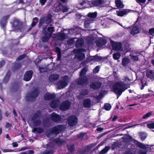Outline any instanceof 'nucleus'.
<instances>
[{
    "mask_svg": "<svg viewBox=\"0 0 154 154\" xmlns=\"http://www.w3.org/2000/svg\"><path fill=\"white\" fill-rule=\"evenodd\" d=\"M9 16V15H7L4 16L2 18L0 21V24L1 27L3 28L5 27L6 23L7 22V20Z\"/></svg>",
    "mask_w": 154,
    "mask_h": 154,
    "instance_id": "16",
    "label": "nucleus"
},
{
    "mask_svg": "<svg viewBox=\"0 0 154 154\" xmlns=\"http://www.w3.org/2000/svg\"><path fill=\"white\" fill-rule=\"evenodd\" d=\"M112 49L115 50H119L122 47L121 44L115 42L112 43Z\"/></svg>",
    "mask_w": 154,
    "mask_h": 154,
    "instance_id": "22",
    "label": "nucleus"
},
{
    "mask_svg": "<svg viewBox=\"0 0 154 154\" xmlns=\"http://www.w3.org/2000/svg\"><path fill=\"white\" fill-rule=\"evenodd\" d=\"M102 85L100 82H94L92 83L90 85V87L94 89H98L100 88Z\"/></svg>",
    "mask_w": 154,
    "mask_h": 154,
    "instance_id": "25",
    "label": "nucleus"
},
{
    "mask_svg": "<svg viewBox=\"0 0 154 154\" xmlns=\"http://www.w3.org/2000/svg\"><path fill=\"white\" fill-rule=\"evenodd\" d=\"M130 62L129 59L127 58H124L122 61V65L124 66H126Z\"/></svg>",
    "mask_w": 154,
    "mask_h": 154,
    "instance_id": "37",
    "label": "nucleus"
},
{
    "mask_svg": "<svg viewBox=\"0 0 154 154\" xmlns=\"http://www.w3.org/2000/svg\"><path fill=\"white\" fill-rule=\"evenodd\" d=\"M83 43V41L82 39H79L76 42L75 46L77 47L81 46L82 45Z\"/></svg>",
    "mask_w": 154,
    "mask_h": 154,
    "instance_id": "41",
    "label": "nucleus"
},
{
    "mask_svg": "<svg viewBox=\"0 0 154 154\" xmlns=\"http://www.w3.org/2000/svg\"><path fill=\"white\" fill-rule=\"evenodd\" d=\"M88 70V68L87 67H85L81 71L80 73V78L78 81V83L79 85H82L87 82L88 80L87 76L85 75Z\"/></svg>",
    "mask_w": 154,
    "mask_h": 154,
    "instance_id": "5",
    "label": "nucleus"
},
{
    "mask_svg": "<svg viewBox=\"0 0 154 154\" xmlns=\"http://www.w3.org/2000/svg\"><path fill=\"white\" fill-rule=\"evenodd\" d=\"M74 52L77 53L75 55V58L78 60L82 61L85 58V55L81 52L80 50H75Z\"/></svg>",
    "mask_w": 154,
    "mask_h": 154,
    "instance_id": "11",
    "label": "nucleus"
},
{
    "mask_svg": "<svg viewBox=\"0 0 154 154\" xmlns=\"http://www.w3.org/2000/svg\"><path fill=\"white\" fill-rule=\"evenodd\" d=\"M100 67L98 66H97L93 70L94 73H95L97 72L99 70Z\"/></svg>",
    "mask_w": 154,
    "mask_h": 154,
    "instance_id": "53",
    "label": "nucleus"
},
{
    "mask_svg": "<svg viewBox=\"0 0 154 154\" xmlns=\"http://www.w3.org/2000/svg\"><path fill=\"white\" fill-rule=\"evenodd\" d=\"M57 106V101L56 100H52L50 103V106L51 108H55Z\"/></svg>",
    "mask_w": 154,
    "mask_h": 154,
    "instance_id": "34",
    "label": "nucleus"
},
{
    "mask_svg": "<svg viewBox=\"0 0 154 154\" xmlns=\"http://www.w3.org/2000/svg\"><path fill=\"white\" fill-rule=\"evenodd\" d=\"M21 66V65L20 63H15L13 67V69L14 71L16 70L20 69Z\"/></svg>",
    "mask_w": 154,
    "mask_h": 154,
    "instance_id": "38",
    "label": "nucleus"
},
{
    "mask_svg": "<svg viewBox=\"0 0 154 154\" xmlns=\"http://www.w3.org/2000/svg\"><path fill=\"white\" fill-rule=\"evenodd\" d=\"M78 121L77 118L74 116H71L68 119V123L70 126H73L76 125Z\"/></svg>",
    "mask_w": 154,
    "mask_h": 154,
    "instance_id": "10",
    "label": "nucleus"
},
{
    "mask_svg": "<svg viewBox=\"0 0 154 154\" xmlns=\"http://www.w3.org/2000/svg\"><path fill=\"white\" fill-rule=\"evenodd\" d=\"M149 96V94H143L140 97H139L138 98H146Z\"/></svg>",
    "mask_w": 154,
    "mask_h": 154,
    "instance_id": "52",
    "label": "nucleus"
},
{
    "mask_svg": "<svg viewBox=\"0 0 154 154\" xmlns=\"http://www.w3.org/2000/svg\"><path fill=\"white\" fill-rule=\"evenodd\" d=\"M126 86L125 84L121 82H116L113 84L112 87L113 91L118 96L117 98H118L122 92L128 88Z\"/></svg>",
    "mask_w": 154,
    "mask_h": 154,
    "instance_id": "2",
    "label": "nucleus"
},
{
    "mask_svg": "<svg viewBox=\"0 0 154 154\" xmlns=\"http://www.w3.org/2000/svg\"><path fill=\"white\" fill-rule=\"evenodd\" d=\"M71 152L74 149V147L73 145H71L69 148Z\"/></svg>",
    "mask_w": 154,
    "mask_h": 154,
    "instance_id": "63",
    "label": "nucleus"
},
{
    "mask_svg": "<svg viewBox=\"0 0 154 154\" xmlns=\"http://www.w3.org/2000/svg\"><path fill=\"white\" fill-rule=\"evenodd\" d=\"M12 145L14 147H17L18 146V144L16 142L13 143Z\"/></svg>",
    "mask_w": 154,
    "mask_h": 154,
    "instance_id": "64",
    "label": "nucleus"
},
{
    "mask_svg": "<svg viewBox=\"0 0 154 154\" xmlns=\"http://www.w3.org/2000/svg\"><path fill=\"white\" fill-rule=\"evenodd\" d=\"M134 142L138 147L144 150H139L138 154H146V150L149 148L148 145L145 144L135 140H134Z\"/></svg>",
    "mask_w": 154,
    "mask_h": 154,
    "instance_id": "9",
    "label": "nucleus"
},
{
    "mask_svg": "<svg viewBox=\"0 0 154 154\" xmlns=\"http://www.w3.org/2000/svg\"><path fill=\"white\" fill-rule=\"evenodd\" d=\"M60 109L63 111L67 110V100H66L62 102L60 106Z\"/></svg>",
    "mask_w": 154,
    "mask_h": 154,
    "instance_id": "24",
    "label": "nucleus"
},
{
    "mask_svg": "<svg viewBox=\"0 0 154 154\" xmlns=\"http://www.w3.org/2000/svg\"><path fill=\"white\" fill-rule=\"evenodd\" d=\"M125 82H129L130 80V79L128 78V77L126 76L124 77V78L123 79Z\"/></svg>",
    "mask_w": 154,
    "mask_h": 154,
    "instance_id": "61",
    "label": "nucleus"
},
{
    "mask_svg": "<svg viewBox=\"0 0 154 154\" xmlns=\"http://www.w3.org/2000/svg\"><path fill=\"white\" fill-rule=\"evenodd\" d=\"M55 38L57 40L62 41L66 38V35L63 32L61 31L56 34Z\"/></svg>",
    "mask_w": 154,
    "mask_h": 154,
    "instance_id": "15",
    "label": "nucleus"
},
{
    "mask_svg": "<svg viewBox=\"0 0 154 154\" xmlns=\"http://www.w3.org/2000/svg\"><path fill=\"white\" fill-rule=\"evenodd\" d=\"M131 34L133 35H136L140 32L139 28L137 26H134L131 28Z\"/></svg>",
    "mask_w": 154,
    "mask_h": 154,
    "instance_id": "21",
    "label": "nucleus"
},
{
    "mask_svg": "<svg viewBox=\"0 0 154 154\" xmlns=\"http://www.w3.org/2000/svg\"><path fill=\"white\" fill-rule=\"evenodd\" d=\"M148 128L150 129H154V122H152L150 123L147 124L146 125Z\"/></svg>",
    "mask_w": 154,
    "mask_h": 154,
    "instance_id": "48",
    "label": "nucleus"
},
{
    "mask_svg": "<svg viewBox=\"0 0 154 154\" xmlns=\"http://www.w3.org/2000/svg\"><path fill=\"white\" fill-rule=\"evenodd\" d=\"M88 70V68L87 67H85L81 71L80 73V78L78 81V83L79 85H82L87 82L88 80L87 76L85 75Z\"/></svg>",
    "mask_w": 154,
    "mask_h": 154,
    "instance_id": "6",
    "label": "nucleus"
},
{
    "mask_svg": "<svg viewBox=\"0 0 154 154\" xmlns=\"http://www.w3.org/2000/svg\"><path fill=\"white\" fill-rule=\"evenodd\" d=\"M88 92L87 90H84L81 93V95L82 96H85L87 95Z\"/></svg>",
    "mask_w": 154,
    "mask_h": 154,
    "instance_id": "54",
    "label": "nucleus"
},
{
    "mask_svg": "<svg viewBox=\"0 0 154 154\" xmlns=\"http://www.w3.org/2000/svg\"><path fill=\"white\" fill-rule=\"evenodd\" d=\"M106 0H93L92 3L95 6L102 7Z\"/></svg>",
    "mask_w": 154,
    "mask_h": 154,
    "instance_id": "14",
    "label": "nucleus"
},
{
    "mask_svg": "<svg viewBox=\"0 0 154 154\" xmlns=\"http://www.w3.org/2000/svg\"><path fill=\"white\" fill-rule=\"evenodd\" d=\"M51 119L53 121L57 122L60 121L61 118L59 114L53 112L51 115Z\"/></svg>",
    "mask_w": 154,
    "mask_h": 154,
    "instance_id": "13",
    "label": "nucleus"
},
{
    "mask_svg": "<svg viewBox=\"0 0 154 154\" xmlns=\"http://www.w3.org/2000/svg\"><path fill=\"white\" fill-rule=\"evenodd\" d=\"M63 129V126L62 125H56L50 130L48 135H50L51 134L57 135L61 132Z\"/></svg>",
    "mask_w": 154,
    "mask_h": 154,
    "instance_id": "7",
    "label": "nucleus"
},
{
    "mask_svg": "<svg viewBox=\"0 0 154 154\" xmlns=\"http://www.w3.org/2000/svg\"><path fill=\"white\" fill-rule=\"evenodd\" d=\"M32 131L33 132H36L37 133L40 134L43 133L44 131V129L41 127H38V128H34L33 130Z\"/></svg>",
    "mask_w": 154,
    "mask_h": 154,
    "instance_id": "35",
    "label": "nucleus"
},
{
    "mask_svg": "<svg viewBox=\"0 0 154 154\" xmlns=\"http://www.w3.org/2000/svg\"><path fill=\"white\" fill-rule=\"evenodd\" d=\"M33 21L31 23V27H32L29 29V30H30L32 29V27H34L38 23V17H35L33 19Z\"/></svg>",
    "mask_w": 154,
    "mask_h": 154,
    "instance_id": "36",
    "label": "nucleus"
},
{
    "mask_svg": "<svg viewBox=\"0 0 154 154\" xmlns=\"http://www.w3.org/2000/svg\"><path fill=\"white\" fill-rule=\"evenodd\" d=\"M50 119L48 118H46L42 119V125L44 127L47 126L49 124Z\"/></svg>",
    "mask_w": 154,
    "mask_h": 154,
    "instance_id": "32",
    "label": "nucleus"
},
{
    "mask_svg": "<svg viewBox=\"0 0 154 154\" xmlns=\"http://www.w3.org/2000/svg\"><path fill=\"white\" fill-rule=\"evenodd\" d=\"M84 107L88 108L90 107L91 105V101L89 99H87L84 100L83 102Z\"/></svg>",
    "mask_w": 154,
    "mask_h": 154,
    "instance_id": "30",
    "label": "nucleus"
},
{
    "mask_svg": "<svg viewBox=\"0 0 154 154\" xmlns=\"http://www.w3.org/2000/svg\"><path fill=\"white\" fill-rule=\"evenodd\" d=\"M26 56L25 54H23L20 56L17 59V60L18 61L21 60L23 59Z\"/></svg>",
    "mask_w": 154,
    "mask_h": 154,
    "instance_id": "51",
    "label": "nucleus"
},
{
    "mask_svg": "<svg viewBox=\"0 0 154 154\" xmlns=\"http://www.w3.org/2000/svg\"><path fill=\"white\" fill-rule=\"evenodd\" d=\"M140 139L142 140H144L147 136V134L146 133L142 132L140 134Z\"/></svg>",
    "mask_w": 154,
    "mask_h": 154,
    "instance_id": "45",
    "label": "nucleus"
},
{
    "mask_svg": "<svg viewBox=\"0 0 154 154\" xmlns=\"http://www.w3.org/2000/svg\"><path fill=\"white\" fill-rule=\"evenodd\" d=\"M12 26L14 31L21 30L23 27V23L19 20L15 19L13 21Z\"/></svg>",
    "mask_w": 154,
    "mask_h": 154,
    "instance_id": "8",
    "label": "nucleus"
},
{
    "mask_svg": "<svg viewBox=\"0 0 154 154\" xmlns=\"http://www.w3.org/2000/svg\"><path fill=\"white\" fill-rule=\"evenodd\" d=\"M130 11V10L128 9H123L122 10H118L116 11V13L117 16L122 17L124 15L127 14Z\"/></svg>",
    "mask_w": 154,
    "mask_h": 154,
    "instance_id": "18",
    "label": "nucleus"
},
{
    "mask_svg": "<svg viewBox=\"0 0 154 154\" xmlns=\"http://www.w3.org/2000/svg\"><path fill=\"white\" fill-rule=\"evenodd\" d=\"M59 77V75L58 74H52L50 76L49 79L51 81H54L58 80Z\"/></svg>",
    "mask_w": 154,
    "mask_h": 154,
    "instance_id": "31",
    "label": "nucleus"
},
{
    "mask_svg": "<svg viewBox=\"0 0 154 154\" xmlns=\"http://www.w3.org/2000/svg\"><path fill=\"white\" fill-rule=\"evenodd\" d=\"M33 121V125L34 126H40L42 124V122L40 120H35Z\"/></svg>",
    "mask_w": 154,
    "mask_h": 154,
    "instance_id": "39",
    "label": "nucleus"
},
{
    "mask_svg": "<svg viewBox=\"0 0 154 154\" xmlns=\"http://www.w3.org/2000/svg\"><path fill=\"white\" fill-rule=\"evenodd\" d=\"M39 70L41 73L45 72V68L40 66L38 67Z\"/></svg>",
    "mask_w": 154,
    "mask_h": 154,
    "instance_id": "56",
    "label": "nucleus"
},
{
    "mask_svg": "<svg viewBox=\"0 0 154 154\" xmlns=\"http://www.w3.org/2000/svg\"><path fill=\"white\" fill-rule=\"evenodd\" d=\"M42 115L40 111H38L34 113L31 118V119L32 121H34L36 120L37 119L39 118Z\"/></svg>",
    "mask_w": 154,
    "mask_h": 154,
    "instance_id": "26",
    "label": "nucleus"
},
{
    "mask_svg": "<svg viewBox=\"0 0 154 154\" xmlns=\"http://www.w3.org/2000/svg\"><path fill=\"white\" fill-rule=\"evenodd\" d=\"M11 75V72L10 70H8L3 80V82L4 83H7L9 81Z\"/></svg>",
    "mask_w": 154,
    "mask_h": 154,
    "instance_id": "29",
    "label": "nucleus"
},
{
    "mask_svg": "<svg viewBox=\"0 0 154 154\" xmlns=\"http://www.w3.org/2000/svg\"><path fill=\"white\" fill-rule=\"evenodd\" d=\"M152 114V111L149 112H148L145 114L144 116H143L142 118L143 119H146L150 116H151Z\"/></svg>",
    "mask_w": 154,
    "mask_h": 154,
    "instance_id": "44",
    "label": "nucleus"
},
{
    "mask_svg": "<svg viewBox=\"0 0 154 154\" xmlns=\"http://www.w3.org/2000/svg\"><path fill=\"white\" fill-rule=\"evenodd\" d=\"M12 124H11L7 122L6 124L5 127L7 128H10Z\"/></svg>",
    "mask_w": 154,
    "mask_h": 154,
    "instance_id": "62",
    "label": "nucleus"
},
{
    "mask_svg": "<svg viewBox=\"0 0 154 154\" xmlns=\"http://www.w3.org/2000/svg\"><path fill=\"white\" fill-rule=\"evenodd\" d=\"M149 34L152 35H154V28L150 29L149 30Z\"/></svg>",
    "mask_w": 154,
    "mask_h": 154,
    "instance_id": "55",
    "label": "nucleus"
},
{
    "mask_svg": "<svg viewBox=\"0 0 154 154\" xmlns=\"http://www.w3.org/2000/svg\"><path fill=\"white\" fill-rule=\"evenodd\" d=\"M115 3L116 6L119 8H122L124 7V5L122 2L120 0H116Z\"/></svg>",
    "mask_w": 154,
    "mask_h": 154,
    "instance_id": "33",
    "label": "nucleus"
},
{
    "mask_svg": "<svg viewBox=\"0 0 154 154\" xmlns=\"http://www.w3.org/2000/svg\"><path fill=\"white\" fill-rule=\"evenodd\" d=\"M54 141L57 144H62V141L59 138H56L54 139Z\"/></svg>",
    "mask_w": 154,
    "mask_h": 154,
    "instance_id": "49",
    "label": "nucleus"
},
{
    "mask_svg": "<svg viewBox=\"0 0 154 154\" xmlns=\"http://www.w3.org/2000/svg\"><path fill=\"white\" fill-rule=\"evenodd\" d=\"M141 54L139 53L132 52L130 54L131 59L134 61H137L138 60V57Z\"/></svg>",
    "mask_w": 154,
    "mask_h": 154,
    "instance_id": "23",
    "label": "nucleus"
},
{
    "mask_svg": "<svg viewBox=\"0 0 154 154\" xmlns=\"http://www.w3.org/2000/svg\"><path fill=\"white\" fill-rule=\"evenodd\" d=\"M120 57L121 54L120 53L118 52L115 53L113 54V58L115 60H118L120 58Z\"/></svg>",
    "mask_w": 154,
    "mask_h": 154,
    "instance_id": "43",
    "label": "nucleus"
},
{
    "mask_svg": "<svg viewBox=\"0 0 154 154\" xmlns=\"http://www.w3.org/2000/svg\"><path fill=\"white\" fill-rule=\"evenodd\" d=\"M56 52L57 53V54L61 53L60 49L58 47H57L55 49Z\"/></svg>",
    "mask_w": 154,
    "mask_h": 154,
    "instance_id": "59",
    "label": "nucleus"
},
{
    "mask_svg": "<svg viewBox=\"0 0 154 154\" xmlns=\"http://www.w3.org/2000/svg\"><path fill=\"white\" fill-rule=\"evenodd\" d=\"M61 53L57 54V60L59 61L61 60Z\"/></svg>",
    "mask_w": 154,
    "mask_h": 154,
    "instance_id": "57",
    "label": "nucleus"
},
{
    "mask_svg": "<svg viewBox=\"0 0 154 154\" xmlns=\"http://www.w3.org/2000/svg\"><path fill=\"white\" fill-rule=\"evenodd\" d=\"M146 75L150 79L154 80V72L151 70H147L146 72Z\"/></svg>",
    "mask_w": 154,
    "mask_h": 154,
    "instance_id": "28",
    "label": "nucleus"
},
{
    "mask_svg": "<svg viewBox=\"0 0 154 154\" xmlns=\"http://www.w3.org/2000/svg\"><path fill=\"white\" fill-rule=\"evenodd\" d=\"M54 152L53 150H49L43 152L42 154H53Z\"/></svg>",
    "mask_w": 154,
    "mask_h": 154,
    "instance_id": "50",
    "label": "nucleus"
},
{
    "mask_svg": "<svg viewBox=\"0 0 154 154\" xmlns=\"http://www.w3.org/2000/svg\"><path fill=\"white\" fill-rule=\"evenodd\" d=\"M54 31V27H48L47 29L44 27L42 31L43 35L42 38V41L44 42H47L51 37L52 34Z\"/></svg>",
    "mask_w": 154,
    "mask_h": 154,
    "instance_id": "1",
    "label": "nucleus"
},
{
    "mask_svg": "<svg viewBox=\"0 0 154 154\" xmlns=\"http://www.w3.org/2000/svg\"><path fill=\"white\" fill-rule=\"evenodd\" d=\"M56 95L54 94H50L48 92L45 94L44 98L45 100H48L54 99Z\"/></svg>",
    "mask_w": 154,
    "mask_h": 154,
    "instance_id": "19",
    "label": "nucleus"
},
{
    "mask_svg": "<svg viewBox=\"0 0 154 154\" xmlns=\"http://www.w3.org/2000/svg\"><path fill=\"white\" fill-rule=\"evenodd\" d=\"M106 43V40L102 38H100L97 40L96 41V45L98 47H100L105 45Z\"/></svg>",
    "mask_w": 154,
    "mask_h": 154,
    "instance_id": "20",
    "label": "nucleus"
},
{
    "mask_svg": "<svg viewBox=\"0 0 154 154\" xmlns=\"http://www.w3.org/2000/svg\"><path fill=\"white\" fill-rule=\"evenodd\" d=\"M5 63V60H3L2 61L0 62V68H2Z\"/></svg>",
    "mask_w": 154,
    "mask_h": 154,
    "instance_id": "58",
    "label": "nucleus"
},
{
    "mask_svg": "<svg viewBox=\"0 0 154 154\" xmlns=\"http://www.w3.org/2000/svg\"><path fill=\"white\" fill-rule=\"evenodd\" d=\"M93 22L91 19H89L86 20L84 23V26L85 28H88L89 27V24Z\"/></svg>",
    "mask_w": 154,
    "mask_h": 154,
    "instance_id": "40",
    "label": "nucleus"
},
{
    "mask_svg": "<svg viewBox=\"0 0 154 154\" xmlns=\"http://www.w3.org/2000/svg\"><path fill=\"white\" fill-rule=\"evenodd\" d=\"M39 93V90L37 88H35L27 94L25 97V99L28 102H34L38 97Z\"/></svg>",
    "mask_w": 154,
    "mask_h": 154,
    "instance_id": "3",
    "label": "nucleus"
},
{
    "mask_svg": "<svg viewBox=\"0 0 154 154\" xmlns=\"http://www.w3.org/2000/svg\"><path fill=\"white\" fill-rule=\"evenodd\" d=\"M52 15L50 14L42 16L39 21L38 27L40 28L44 23L47 25L50 24L52 20Z\"/></svg>",
    "mask_w": 154,
    "mask_h": 154,
    "instance_id": "4",
    "label": "nucleus"
},
{
    "mask_svg": "<svg viewBox=\"0 0 154 154\" xmlns=\"http://www.w3.org/2000/svg\"><path fill=\"white\" fill-rule=\"evenodd\" d=\"M97 15V13L96 12H94V13L90 12L87 14L88 17L91 18H95Z\"/></svg>",
    "mask_w": 154,
    "mask_h": 154,
    "instance_id": "42",
    "label": "nucleus"
},
{
    "mask_svg": "<svg viewBox=\"0 0 154 154\" xmlns=\"http://www.w3.org/2000/svg\"><path fill=\"white\" fill-rule=\"evenodd\" d=\"M33 74V71L31 70L27 71L25 73L23 79L26 81H29L31 79Z\"/></svg>",
    "mask_w": 154,
    "mask_h": 154,
    "instance_id": "12",
    "label": "nucleus"
},
{
    "mask_svg": "<svg viewBox=\"0 0 154 154\" xmlns=\"http://www.w3.org/2000/svg\"><path fill=\"white\" fill-rule=\"evenodd\" d=\"M66 81V79L65 80H60L57 82V85L58 88L61 89L66 86L67 85Z\"/></svg>",
    "mask_w": 154,
    "mask_h": 154,
    "instance_id": "17",
    "label": "nucleus"
},
{
    "mask_svg": "<svg viewBox=\"0 0 154 154\" xmlns=\"http://www.w3.org/2000/svg\"><path fill=\"white\" fill-rule=\"evenodd\" d=\"M47 0H40V2L42 6L44 5L46 2Z\"/></svg>",
    "mask_w": 154,
    "mask_h": 154,
    "instance_id": "60",
    "label": "nucleus"
},
{
    "mask_svg": "<svg viewBox=\"0 0 154 154\" xmlns=\"http://www.w3.org/2000/svg\"><path fill=\"white\" fill-rule=\"evenodd\" d=\"M104 107L106 110L109 111L111 109V106L110 104L106 103L104 104Z\"/></svg>",
    "mask_w": 154,
    "mask_h": 154,
    "instance_id": "47",
    "label": "nucleus"
},
{
    "mask_svg": "<svg viewBox=\"0 0 154 154\" xmlns=\"http://www.w3.org/2000/svg\"><path fill=\"white\" fill-rule=\"evenodd\" d=\"M109 148L108 146L106 147L105 148L102 150L100 152L101 154H104L106 153L109 149Z\"/></svg>",
    "mask_w": 154,
    "mask_h": 154,
    "instance_id": "46",
    "label": "nucleus"
},
{
    "mask_svg": "<svg viewBox=\"0 0 154 154\" xmlns=\"http://www.w3.org/2000/svg\"><path fill=\"white\" fill-rule=\"evenodd\" d=\"M20 89V85L18 82H14L12 86V89L14 92L18 91Z\"/></svg>",
    "mask_w": 154,
    "mask_h": 154,
    "instance_id": "27",
    "label": "nucleus"
}]
</instances>
